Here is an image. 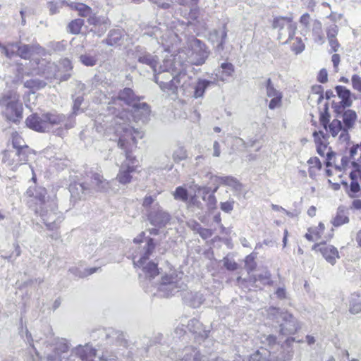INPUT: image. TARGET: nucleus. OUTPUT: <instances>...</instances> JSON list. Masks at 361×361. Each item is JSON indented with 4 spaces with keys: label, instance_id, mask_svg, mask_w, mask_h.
<instances>
[{
    "label": "nucleus",
    "instance_id": "1",
    "mask_svg": "<svg viewBox=\"0 0 361 361\" xmlns=\"http://www.w3.org/2000/svg\"><path fill=\"white\" fill-rule=\"evenodd\" d=\"M111 98L108 102L107 110L109 114L104 116V119L100 123L102 128H104L106 133H114L117 137L116 129L119 133L125 135L123 128L130 129L133 133L137 130L142 133V131L135 129L131 126V119L133 121L146 123L149 118L150 109L145 102H140L138 97L135 96L134 92H107Z\"/></svg>",
    "mask_w": 361,
    "mask_h": 361
},
{
    "label": "nucleus",
    "instance_id": "2",
    "mask_svg": "<svg viewBox=\"0 0 361 361\" xmlns=\"http://www.w3.org/2000/svg\"><path fill=\"white\" fill-rule=\"evenodd\" d=\"M106 337L107 343H112L113 345L116 347L111 348L115 354L109 355L106 350L103 353L99 361H117V355H123L121 351L127 347V341L121 333L116 331L106 334ZM68 349V341L65 338H58L54 343L53 353L47 354V359L49 361H93L96 356L97 350L90 343L78 345L73 348L67 356Z\"/></svg>",
    "mask_w": 361,
    "mask_h": 361
},
{
    "label": "nucleus",
    "instance_id": "3",
    "mask_svg": "<svg viewBox=\"0 0 361 361\" xmlns=\"http://www.w3.org/2000/svg\"><path fill=\"white\" fill-rule=\"evenodd\" d=\"M261 347L251 355L250 361H289L293 355L291 345L295 341L292 337L286 338L283 343L275 336L263 334L259 337Z\"/></svg>",
    "mask_w": 361,
    "mask_h": 361
},
{
    "label": "nucleus",
    "instance_id": "4",
    "mask_svg": "<svg viewBox=\"0 0 361 361\" xmlns=\"http://www.w3.org/2000/svg\"><path fill=\"white\" fill-rule=\"evenodd\" d=\"M123 130L126 134L122 135L119 133V129H116V133L119 135L118 145L125 150L126 160L122 164L116 179L121 184H127L131 181L130 173L135 171L137 161L130 151L136 147L137 139L142 138V133L137 130L133 133L130 129L127 128H123Z\"/></svg>",
    "mask_w": 361,
    "mask_h": 361
},
{
    "label": "nucleus",
    "instance_id": "5",
    "mask_svg": "<svg viewBox=\"0 0 361 361\" xmlns=\"http://www.w3.org/2000/svg\"><path fill=\"white\" fill-rule=\"evenodd\" d=\"M28 128L37 132H49L54 125L64 124L66 129L74 127L73 115L66 116L63 114L47 113L43 114H34L29 116L25 121Z\"/></svg>",
    "mask_w": 361,
    "mask_h": 361
},
{
    "label": "nucleus",
    "instance_id": "6",
    "mask_svg": "<svg viewBox=\"0 0 361 361\" xmlns=\"http://www.w3.org/2000/svg\"><path fill=\"white\" fill-rule=\"evenodd\" d=\"M177 53L167 56L159 66H157V76L164 72L171 73L172 79L169 82L161 81V88H168L169 90H178L182 88L180 80L185 78L186 72L183 66V62L176 59Z\"/></svg>",
    "mask_w": 361,
    "mask_h": 361
},
{
    "label": "nucleus",
    "instance_id": "7",
    "mask_svg": "<svg viewBox=\"0 0 361 361\" xmlns=\"http://www.w3.org/2000/svg\"><path fill=\"white\" fill-rule=\"evenodd\" d=\"M209 54L205 44L200 39L195 38L189 42L188 47L178 51L176 59L183 62V66L187 73L188 67L204 63Z\"/></svg>",
    "mask_w": 361,
    "mask_h": 361
},
{
    "label": "nucleus",
    "instance_id": "8",
    "mask_svg": "<svg viewBox=\"0 0 361 361\" xmlns=\"http://www.w3.org/2000/svg\"><path fill=\"white\" fill-rule=\"evenodd\" d=\"M87 177L90 179L91 185L87 181L70 184L69 192L71 198L75 200L85 198L87 194L91 192L92 188L100 192H108L109 190L110 183L104 179L99 173L91 171L87 173Z\"/></svg>",
    "mask_w": 361,
    "mask_h": 361
},
{
    "label": "nucleus",
    "instance_id": "9",
    "mask_svg": "<svg viewBox=\"0 0 361 361\" xmlns=\"http://www.w3.org/2000/svg\"><path fill=\"white\" fill-rule=\"evenodd\" d=\"M183 273L170 268L168 271L162 274L161 280L156 287V292L150 290L154 295L159 297H171L185 288L186 285L183 281Z\"/></svg>",
    "mask_w": 361,
    "mask_h": 361
},
{
    "label": "nucleus",
    "instance_id": "10",
    "mask_svg": "<svg viewBox=\"0 0 361 361\" xmlns=\"http://www.w3.org/2000/svg\"><path fill=\"white\" fill-rule=\"evenodd\" d=\"M45 195L46 190L42 189L36 203L37 207L35 209V213L41 216L48 229L54 230L62 221L63 217L60 212H57L56 201L54 199L46 200Z\"/></svg>",
    "mask_w": 361,
    "mask_h": 361
},
{
    "label": "nucleus",
    "instance_id": "11",
    "mask_svg": "<svg viewBox=\"0 0 361 361\" xmlns=\"http://www.w3.org/2000/svg\"><path fill=\"white\" fill-rule=\"evenodd\" d=\"M2 116L13 123H19L23 118V107L19 95L15 92H7L0 99Z\"/></svg>",
    "mask_w": 361,
    "mask_h": 361
},
{
    "label": "nucleus",
    "instance_id": "12",
    "mask_svg": "<svg viewBox=\"0 0 361 361\" xmlns=\"http://www.w3.org/2000/svg\"><path fill=\"white\" fill-rule=\"evenodd\" d=\"M153 239L149 238L145 245L138 252L133 255V264L142 269L146 277L154 278L159 274L157 264L149 261V257L154 250Z\"/></svg>",
    "mask_w": 361,
    "mask_h": 361
},
{
    "label": "nucleus",
    "instance_id": "13",
    "mask_svg": "<svg viewBox=\"0 0 361 361\" xmlns=\"http://www.w3.org/2000/svg\"><path fill=\"white\" fill-rule=\"evenodd\" d=\"M267 314L269 319L279 324V332L281 335H293L300 329L298 320L287 312L280 311L276 307H270Z\"/></svg>",
    "mask_w": 361,
    "mask_h": 361
},
{
    "label": "nucleus",
    "instance_id": "14",
    "mask_svg": "<svg viewBox=\"0 0 361 361\" xmlns=\"http://www.w3.org/2000/svg\"><path fill=\"white\" fill-rule=\"evenodd\" d=\"M272 27L278 30L277 39L287 44L294 39L297 25L290 17L278 16L273 19Z\"/></svg>",
    "mask_w": 361,
    "mask_h": 361
},
{
    "label": "nucleus",
    "instance_id": "15",
    "mask_svg": "<svg viewBox=\"0 0 361 361\" xmlns=\"http://www.w3.org/2000/svg\"><path fill=\"white\" fill-rule=\"evenodd\" d=\"M234 72V66L231 63H223L220 69L217 71L215 77L211 76L210 79L200 78L195 86V90H205L207 88H214L216 82L220 80L225 81L228 78L232 75Z\"/></svg>",
    "mask_w": 361,
    "mask_h": 361
},
{
    "label": "nucleus",
    "instance_id": "16",
    "mask_svg": "<svg viewBox=\"0 0 361 361\" xmlns=\"http://www.w3.org/2000/svg\"><path fill=\"white\" fill-rule=\"evenodd\" d=\"M132 54L138 63L147 66L153 71L155 80L158 82L160 78L157 76L158 56L148 52L145 47L140 46L135 47Z\"/></svg>",
    "mask_w": 361,
    "mask_h": 361
},
{
    "label": "nucleus",
    "instance_id": "17",
    "mask_svg": "<svg viewBox=\"0 0 361 361\" xmlns=\"http://www.w3.org/2000/svg\"><path fill=\"white\" fill-rule=\"evenodd\" d=\"M153 35L161 44L165 51L171 53L177 47L180 39L178 36L172 30L166 29L162 34L160 28L155 27L153 30Z\"/></svg>",
    "mask_w": 361,
    "mask_h": 361
},
{
    "label": "nucleus",
    "instance_id": "18",
    "mask_svg": "<svg viewBox=\"0 0 361 361\" xmlns=\"http://www.w3.org/2000/svg\"><path fill=\"white\" fill-rule=\"evenodd\" d=\"M147 219L150 224L158 228H163L171 221L170 214L156 202L147 211Z\"/></svg>",
    "mask_w": 361,
    "mask_h": 361
},
{
    "label": "nucleus",
    "instance_id": "19",
    "mask_svg": "<svg viewBox=\"0 0 361 361\" xmlns=\"http://www.w3.org/2000/svg\"><path fill=\"white\" fill-rule=\"evenodd\" d=\"M2 161L14 171L27 161V154L25 149H8L4 152Z\"/></svg>",
    "mask_w": 361,
    "mask_h": 361
},
{
    "label": "nucleus",
    "instance_id": "20",
    "mask_svg": "<svg viewBox=\"0 0 361 361\" xmlns=\"http://www.w3.org/2000/svg\"><path fill=\"white\" fill-rule=\"evenodd\" d=\"M321 122L326 131H329L332 137H335L338 135V140L341 144L348 145L350 140V135L346 129L342 126V123L338 119H334L327 128L326 121L324 116L321 118Z\"/></svg>",
    "mask_w": 361,
    "mask_h": 361
},
{
    "label": "nucleus",
    "instance_id": "21",
    "mask_svg": "<svg viewBox=\"0 0 361 361\" xmlns=\"http://www.w3.org/2000/svg\"><path fill=\"white\" fill-rule=\"evenodd\" d=\"M169 357L174 361H204L200 357L199 352L191 346L185 347L178 352L171 351Z\"/></svg>",
    "mask_w": 361,
    "mask_h": 361
},
{
    "label": "nucleus",
    "instance_id": "22",
    "mask_svg": "<svg viewBox=\"0 0 361 361\" xmlns=\"http://www.w3.org/2000/svg\"><path fill=\"white\" fill-rule=\"evenodd\" d=\"M210 179L215 185L214 192H216L220 185L229 187L235 192H240L242 189V184L235 177L231 176H218L212 175Z\"/></svg>",
    "mask_w": 361,
    "mask_h": 361
},
{
    "label": "nucleus",
    "instance_id": "23",
    "mask_svg": "<svg viewBox=\"0 0 361 361\" xmlns=\"http://www.w3.org/2000/svg\"><path fill=\"white\" fill-rule=\"evenodd\" d=\"M312 250L319 252L324 258L331 265H334L339 254L336 247L326 243H316L313 245Z\"/></svg>",
    "mask_w": 361,
    "mask_h": 361
},
{
    "label": "nucleus",
    "instance_id": "24",
    "mask_svg": "<svg viewBox=\"0 0 361 361\" xmlns=\"http://www.w3.org/2000/svg\"><path fill=\"white\" fill-rule=\"evenodd\" d=\"M227 32L226 23H224L221 28L214 29L210 32L209 39L213 44H216V49L218 51L224 50L227 39Z\"/></svg>",
    "mask_w": 361,
    "mask_h": 361
},
{
    "label": "nucleus",
    "instance_id": "25",
    "mask_svg": "<svg viewBox=\"0 0 361 361\" xmlns=\"http://www.w3.org/2000/svg\"><path fill=\"white\" fill-rule=\"evenodd\" d=\"M313 137L317 153L322 157L326 156V152L331 150L326 144L327 135H325L323 131H314L313 133Z\"/></svg>",
    "mask_w": 361,
    "mask_h": 361
},
{
    "label": "nucleus",
    "instance_id": "26",
    "mask_svg": "<svg viewBox=\"0 0 361 361\" xmlns=\"http://www.w3.org/2000/svg\"><path fill=\"white\" fill-rule=\"evenodd\" d=\"M187 328L190 332L196 335L195 338L197 339H204L207 338L209 333V330H207L196 319H190L188 323Z\"/></svg>",
    "mask_w": 361,
    "mask_h": 361
},
{
    "label": "nucleus",
    "instance_id": "27",
    "mask_svg": "<svg viewBox=\"0 0 361 361\" xmlns=\"http://www.w3.org/2000/svg\"><path fill=\"white\" fill-rule=\"evenodd\" d=\"M87 22L90 25L98 27L102 33L106 32L110 25V21L107 18L97 16L92 13L88 16Z\"/></svg>",
    "mask_w": 361,
    "mask_h": 361
},
{
    "label": "nucleus",
    "instance_id": "28",
    "mask_svg": "<svg viewBox=\"0 0 361 361\" xmlns=\"http://www.w3.org/2000/svg\"><path fill=\"white\" fill-rule=\"evenodd\" d=\"M124 36V31L120 29H113L109 31L107 37L103 40L109 46H116L121 44V41Z\"/></svg>",
    "mask_w": 361,
    "mask_h": 361
},
{
    "label": "nucleus",
    "instance_id": "29",
    "mask_svg": "<svg viewBox=\"0 0 361 361\" xmlns=\"http://www.w3.org/2000/svg\"><path fill=\"white\" fill-rule=\"evenodd\" d=\"M99 60V53L96 50L87 51L79 57L80 62L85 66H94Z\"/></svg>",
    "mask_w": 361,
    "mask_h": 361
},
{
    "label": "nucleus",
    "instance_id": "30",
    "mask_svg": "<svg viewBox=\"0 0 361 361\" xmlns=\"http://www.w3.org/2000/svg\"><path fill=\"white\" fill-rule=\"evenodd\" d=\"M324 230V224L320 222L317 226L309 228L305 237L309 241H317L322 238Z\"/></svg>",
    "mask_w": 361,
    "mask_h": 361
},
{
    "label": "nucleus",
    "instance_id": "31",
    "mask_svg": "<svg viewBox=\"0 0 361 361\" xmlns=\"http://www.w3.org/2000/svg\"><path fill=\"white\" fill-rule=\"evenodd\" d=\"M159 7L169 8L173 3H177L185 6H191L197 4L198 0H151Z\"/></svg>",
    "mask_w": 361,
    "mask_h": 361
},
{
    "label": "nucleus",
    "instance_id": "32",
    "mask_svg": "<svg viewBox=\"0 0 361 361\" xmlns=\"http://www.w3.org/2000/svg\"><path fill=\"white\" fill-rule=\"evenodd\" d=\"M184 298L185 302L194 308L200 307L204 300V295L200 292L187 293Z\"/></svg>",
    "mask_w": 361,
    "mask_h": 361
},
{
    "label": "nucleus",
    "instance_id": "33",
    "mask_svg": "<svg viewBox=\"0 0 361 361\" xmlns=\"http://www.w3.org/2000/svg\"><path fill=\"white\" fill-rule=\"evenodd\" d=\"M341 117L344 124L343 127L346 129L347 132H348V130L354 128L357 118L355 111L348 109L343 113Z\"/></svg>",
    "mask_w": 361,
    "mask_h": 361
},
{
    "label": "nucleus",
    "instance_id": "34",
    "mask_svg": "<svg viewBox=\"0 0 361 361\" xmlns=\"http://www.w3.org/2000/svg\"><path fill=\"white\" fill-rule=\"evenodd\" d=\"M348 221L349 218L347 210H345L343 207H339L337 209L335 217L331 220V224L335 227H338L348 223Z\"/></svg>",
    "mask_w": 361,
    "mask_h": 361
},
{
    "label": "nucleus",
    "instance_id": "35",
    "mask_svg": "<svg viewBox=\"0 0 361 361\" xmlns=\"http://www.w3.org/2000/svg\"><path fill=\"white\" fill-rule=\"evenodd\" d=\"M98 270L97 267L85 268L82 266L73 267L69 269V271L74 276L79 278H84L95 273Z\"/></svg>",
    "mask_w": 361,
    "mask_h": 361
},
{
    "label": "nucleus",
    "instance_id": "36",
    "mask_svg": "<svg viewBox=\"0 0 361 361\" xmlns=\"http://www.w3.org/2000/svg\"><path fill=\"white\" fill-rule=\"evenodd\" d=\"M20 336L23 338V340L27 343H29L35 352L36 355L35 357L32 356V361H41V357H39V353L37 351L36 348L33 345V338L32 337L31 334L29 332L28 329L26 327H22L20 331Z\"/></svg>",
    "mask_w": 361,
    "mask_h": 361
},
{
    "label": "nucleus",
    "instance_id": "37",
    "mask_svg": "<svg viewBox=\"0 0 361 361\" xmlns=\"http://www.w3.org/2000/svg\"><path fill=\"white\" fill-rule=\"evenodd\" d=\"M250 282H252L254 284L259 282L263 286L270 284L271 282V274L269 271L264 270L262 271V273L258 274L257 276H250Z\"/></svg>",
    "mask_w": 361,
    "mask_h": 361
},
{
    "label": "nucleus",
    "instance_id": "38",
    "mask_svg": "<svg viewBox=\"0 0 361 361\" xmlns=\"http://www.w3.org/2000/svg\"><path fill=\"white\" fill-rule=\"evenodd\" d=\"M309 165V176L311 178L314 179L318 171L322 169V163L317 157H311L308 161Z\"/></svg>",
    "mask_w": 361,
    "mask_h": 361
},
{
    "label": "nucleus",
    "instance_id": "39",
    "mask_svg": "<svg viewBox=\"0 0 361 361\" xmlns=\"http://www.w3.org/2000/svg\"><path fill=\"white\" fill-rule=\"evenodd\" d=\"M349 311L351 314H356L361 312V299L357 294H352L349 304Z\"/></svg>",
    "mask_w": 361,
    "mask_h": 361
},
{
    "label": "nucleus",
    "instance_id": "40",
    "mask_svg": "<svg viewBox=\"0 0 361 361\" xmlns=\"http://www.w3.org/2000/svg\"><path fill=\"white\" fill-rule=\"evenodd\" d=\"M19 42L8 43L6 46L2 47V53H4L7 58L11 59L18 56Z\"/></svg>",
    "mask_w": 361,
    "mask_h": 361
},
{
    "label": "nucleus",
    "instance_id": "41",
    "mask_svg": "<svg viewBox=\"0 0 361 361\" xmlns=\"http://www.w3.org/2000/svg\"><path fill=\"white\" fill-rule=\"evenodd\" d=\"M350 178L351 183L350 185V190L353 193H356L360 191V185L357 181V178L361 179V173L359 171H353L350 173Z\"/></svg>",
    "mask_w": 361,
    "mask_h": 361
},
{
    "label": "nucleus",
    "instance_id": "42",
    "mask_svg": "<svg viewBox=\"0 0 361 361\" xmlns=\"http://www.w3.org/2000/svg\"><path fill=\"white\" fill-rule=\"evenodd\" d=\"M83 25L84 20L81 18L75 19L68 23V32L73 35L79 34Z\"/></svg>",
    "mask_w": 361,
    "mask_h": 361
},
{
    "label": "nucleus",
    "instance_id": "43",
    "mask_svg": "<svg viewBox=\"0 0 361 361\" xmlns=\"http://www.w3.org/2000/svg\"><path fill=\"white\" fill-rule=\"evenodd\" d=\"M268 97L271 98L269 104V109H274L280 106L282 98L281 92H268Z\"/></svg>",
    "mask_w": 361,
    "mask_h": 361
},
{
    "label": "nucleus",
    "instance_id": "44",
    "mask_svg": "<svg viewBox=\"0 0 361 361\" xmlns=\"http://www.w3.org/2000/svg\"><path fill=\"white\" fill-rule=\"evenodd\" d=\"M173 198L177 201L186 202L188 200V192L186 188L183 186H178L172 193Z\"/></svg>",
    "mask_w": 361,
    "mask_h": 361
},
{
    "label": "nucleus",
    "instance_id": "45",
    "mask_svg": "<svg viewBox=\"0 0 361 361\" xmlns=\"http://www.w3.org/2000/svg\"><path fill=\"white\" fill-rule=\"evenodd\" d=\"M12 149H25L28 152V147L25 145L23 138L16 133L12 134Z\"/></svg>",
    "mask_w": 361,
    "mask_h": 361
},
{
    "label": "nucleus",
    "instance_id": "46",
    "mask_svg": "<svg viewBox=\"0 0 361 361\" xmlns=\"http://www.w3.org/2000/svg\"><path fill=\"white\" fill-rule=\"evenodd\" d=\"M312 34L315 42L319 44L324 43V37L322 32V25L320 23L317 22L314 23Z\"/></svg>",
    "mask_w": 361,
    "mask_h": 361
},
{
    "label": "nucleus",
    "instance_id": "47",
    "mask_svg": "<svg viewBox=\"0 0 361 361\" xmlns=\"http://www.w3.org/2000/svg\"><path fill=\"white\" fill-rule=\"evenodd\" d=\"M187 157V151L183 146L178 145L173 150V159L176 162L185 159Z\"/></svg>",
    "mask_w": 361,
    "mask_h": 361
},
{
    "label": "nucleus",
    "instance_id": "48",
    "mask_svg": "<svg viewBox=\"0 0 361 361\" xmlns=\"http://www.w3.org/2000/svg\"><path fill=\"white\" fill-rule=\"evenodd\" d=\"M45 86V82L37 78L27 80L25 82V87L31 89V90H35V89H43Z\"/></svg>",
    "mask_w": 361,
    "mask_h": 361
},
{
    "label": "nucleus",
    "instance_id": "49",
    "mask_svg": "<svg viewBox=\"0 0 361 361\" xmlns=\"http://www.w3.org/2000/svg\"><path fill=\"white\" fill-rule=\"evenodd\" d=\"M32 53V47L29 44L21 45L19 42L18 56L24 59H27L30 57Z\"/></svg>",
    "mask_w": 361,
    "mask_h": 361
},
{
    "label": "nucleus",
    "instance_id": "50",
    "mask_svg": "<svg viewBox=\"0 0 361 361\" xmlns=\"http://www.w3.org/2000/svg\"><path fill=\"white\" fill-rule=\"evenodd\" d=\"M192 226L193 229H197L200 235L203 239H207L210 238L213 234V232L211 229L200 227V225L196 221H192Z\"/></svg>",
    "mask_w": 361,
    "mask_h": 361
},
{
    "label": "nucleus",
    "instance_id": "51",
    "mask_svg": "<svg viewBox=\"0 0 361 361\" xmlns=\"http://www.w3.org/2000/svg\"><path fill=\"white\" fill-rule=\"evenodd\" d=\"M351 159L349 156L343 155L341 157V163L339 164H335V167L339 171H346L350 169L352 166Z\"/></svg>",
    "mask_w": 361,
    "mask_h": 361
},
{
    "label": "nucleus",
    "instance_id": "52",
    "mask_svg": "<svg viewBox=\"0 0 361 361\" xmlns=\"http://www.w3.org/2000/svg\"><path fill=\"white\" fill-rule=\"evenodd\" d=\"M336 93L341 99L339 102L343 106L345 107L351 105L350 92H336Z\"/></svg>",
    "mask_w": 361,
    "mask_h": 361
},
{
    "label": "nucleus",
    "instance_id": "53",
    "mask_svg": "<svg viewBox=\"0 0 361 361\" xmlns=\"http://www.w3.org/2000/svg\"><path fill=\"white\" fill-rule=\"evenodd\" d=\"M66 2L65 1H49L48 2V8L51 15H54L59 12L61 8Z\"/></svg>",
    "mask_w": 361,
    "mask_h": 361
},
{
    "label": "nucleus",
    "instance_id": "54",
    "mask_svg": "<svg viewBox=\"0 0 361 361\" xmlns=\"http://www.w3.org/2000/svg\"><path fill=\"white\" fill-rule=\"evenodd\" d=\"M293 40H294V42L291 44V50L295 54L302 52L305 49V44L302 42V39L300 37H295Z\"/></svg>",
    "mask_w": 361,
    "mask_h": 361
},
{
    "label": "nucleus",
    "instance_id": "55",
    "mask_svg": "<svg viewBox=\"0 0 361 361\" xmlns=\"http://www.w3.org/2000/svg\"><path fill=\"white\" fill-rule=\"evenodd\" d=\"M75 8L82 17H88L92 13V8L83 4H78Z\"/></svg>",
    "mask_w": 361,
    "mask_h": 361
},
{
    "label": "nucleus",
    "instance_id": "56",
    "mask_svg": "<svg viewBox=\"0 0 361 361\" xmlns=\"http://www.w3.org/2000/svg\"><path fill=\"white\" fill-rule=\"evenodd\" d=\"M326 166H331L332 165L335 166V164H336V154L333 151L328 150V152H326Z\"/></svg>",
    "mask_w": 361,
    "mask_h": 361
},
{
    "label": "nucleus",
    "instance_id": "57",
    "mask_svg": "<svg viewBox=\"0 0 361 361\" xmlns=\"http://www.w3.org/2000/svg\"><path fill=\"white\" fill-rule=\"evenodd\" d=\"M234 202L233 200L221 202L220 208L223 212L229 213L233 209Z\"/></svg>",
    "mask_w": 361,
    "mask_h": 361
},
{
    "label": "nucleus",
    "instance_id": "58",
    "mask_svg": "<svg viewBox=\"0 0 361 361\" xmlns=\"http://www.w3.org/2000/svg\"><path fill=\"white\" fill-rule=\"evenodd\" d=\"M256 263L252 255H250L245 259V267L248 271H252L255 269Z\"/></svg>",
    "mask_w": 361,
    "mask_h": 361
},
{
    "label": "nucleus",
    "instance_id": "59",
    "mask_svg": "<svg viewBox=\"0 0 361 361\" xmlns=\"http://www.w3.org/2000/svg\"><path fill=\"white\" fill-rule=\"evenodd\" d=\"M103 82V77L101 75H95L92 79V85L93 88H98L99 85H100L104 87Z\"/></svg>",
    "mask_w": 361,
    "mask_h": 361
},
{
    "label": "nucleus",
    "instance_id": "60",
    "mask_svg": "<svg viewBox=\"0 0 361 361\" xmlns=\"http://www.w3.org/2000/svg\"><path fill=\"white\" fill-rule=\"evenodd\" d=\"M338 27L336 25H331L327 30V38L336 39V36L338 34Z\"/></svg>",
    "mask_w": 361,
    "mask_h": 361
},
{
    "label": "nucleus",
    "instance_id": "61",
    "mask_svg": "<svg viewBox=\"0 0 361 361\" xmlns=\"http://www.w3.org/2000/svg\"><path fill=\"white\" fill-rule=\"evenodd\" d=\"M83 98L82 96H74V102L73 107V114H76L77 111L79 110L80 106L82 104Z\"/></svg>",
    "mask_w": 361,
    "mask_h": 361
},
{
    "label": "nucleus",
    "instance_id": "62",
    "mask_svg": "<svg viewBox=\"0 0 361 361\" xmlns=\"http://www.w3.org/2000/svg\"><path fill=\"white\" fill-rule=\"evenodd\" d=\"M352 83L354 89L361 90V78L357 75L352 77Z\"/></svg>",
    "mask_w": 361,
    "mask_h": 361
},
{
    "label": "nucleus",
    "instance_id": "63",
    "mask_svg": "<svg viewBox=\"0 0 361 361\" xmlns=\"http://www.w3.org/2000/svg\"><path fill=\"white\" fill-rule=\"evenodd\" d=\"M216 200L213 194L208 196L207 198V206L209 209H213L216 207Z\"/></svg>",
    "mask_w": 361,
    "mask_h": 361
},
{
    "label": "nucleus",
    "instance_id": "64",
    "mask_svg": "<svg viewBox=\"0 0 361 361\" xmlns=\"http://www.w3.org/2000/svg\"><path fill=\"white\" fill-rule=\"evenodd\" d=\"M154 202V199L152 196H147L143 200L142 205L145 208L149 207L150 209L155 204Z\"/></svg>",
    "mask_w": 361,
    "mask_h": 361
}]
</instances>
